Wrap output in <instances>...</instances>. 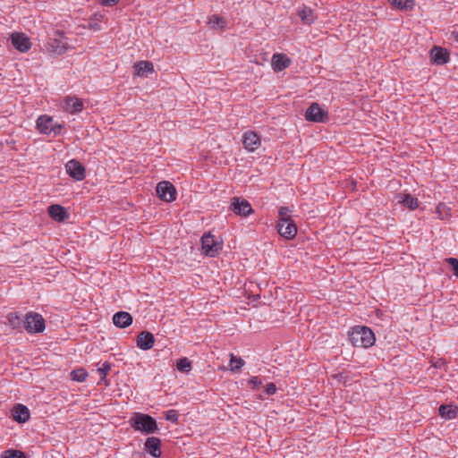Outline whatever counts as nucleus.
Wrapping results in <instances>:
<instances>
[{"label": "nucleus", "instance_id": "nucleus-1", "mask_svg": "<svg viewBox=\"0 0 458 458\" xmlns=\"http://www.w3.org/2000/svg\"><path fill=\"white\" fill-rule=\"evenodd\" d=\"M349 341L355 347L369 348L374 345L376 337L369 327L355 326L349 332Z\"/></svg>", "mask_w": 458, "mask_h": 458}, {"label": "nucleus", "instance_id": "nucleus-2", "mask_svg": "<svg viewBox=\"0 0 458 458\" xmlns=\"http://www.w3.org/2000/svg\"><path fill=\"white\" fill-rule=\"evenodd\" d=\"M130 424L137 431L144 434H153L157 429L156 420L148 414L136 412L130 420Z\"/></svg>", "mask_w": 458, "mask_h": 458}, {"label": "nucleus", "instance_id": "nucleus-3", "mask_svg": "<svg viewBox=\"0 0 458 458\" xmlns=\"http://www.w3.org/2000/svg\"><path fill=\"white\" fill-rule=\"evenodd\" d=\"M24 328L30 334L42 333L46 328L45 319L42 315L36 312H28L25 315Z\"/></svg>", "mask_w": 458, "mask_h": 458}, {"label": "nucleus", "instance_id": "nucleus-4", "mask_svg": "<svg viewBox=\"0 0 458 458\" xmlns=\"http://www.w3.org/2000/svg\"><path fill=\"white\" fill-rule=\"evenodd\" d=\"M201 245L207 256L216 257L222 250L223 242L216 240L211 233H207L201 237Z\"/></svg>", "mask_w": 458, "mask_h": 458}, {"label": "nucleus", "instance_id": "nucleus-5", "mask_svg": "<svg viewBox=\"0 0 458 458\" xmlns=\"http://www.w3.org/2000/svg\"><path fill=\"white\" fill-rule=\"evenodd\" d=\"M157 196L165 202H172L176 199V189L175 187L167 181H162L157 183Z\"/></svg>", "mask_w": 458, "mask_h": 458}, {"label": "nucleus", "instance_id": "nucleus-6", "mask_svg": "<svg viewBox=\"0 0 458 458\" xmlns=\"http://www.w3.org/2000/svg\"><path fill=\"white\" fill-rule=\"evenodd\" d=\"M305 118L310 122L325 123L327 112L322 109L318 103H312L305 112Z\"/></svg>", "mask_w": 458, "mask_h": 458}, {"label": "nucleus", "instance_id": "nucleus-7", "mask_svg": "<svg viewBox=\"0 0 458 458\" xmlns=\"http://www.w3.org/2000/svg\"><path fill=\"white\" fill-rule=\"evenodd\" d=\"M231 209L234 214L242 216H247L254 212L248 200L238 197L232 199Z\"/></svg>", "mask_w": 458, "mask_h": 458}, {"label": "nucleus", "instance_id": "nucleus-8", "mask_svg": "<svg viewBox=\"0 0 458 458\" xmlns=\"http://www.w3.org/2000/svg\"><path fill=\"white\" fill-rule=\"evenodd\" d=\"M277 232L285 239H293L297 233V226L292 219H283L277 222Z\"/></svg>", "mask_w": 458, "mask_h": 458}, {"label": "nucleus", "instance_id": "nucleus-9", "mask_svg": "<svg viewBox=\"0 0 458 458\" xmlns=\"http://www.w3.org/2000/svg\"><path fill=\"white\" fill-rule=\"evenodd\" d=\"M67 174L76 181L85 178V167L76 159H72L65 165Z\"/></svg>", "mask_w": 458, "mask_h": 458}, {"label": "nucleus", "instance_id": "nucleus-10", "mask_svg": "<svg viewBox=\"0 0 458 458\" xmlns=\"http://www.w3.org/2000/svg\"><path fill=\"white\" fill-rule=\"evenodd\" d=\"M13 46L20 52H27L31 48L30 38L23 33L14 32L11 35Z\"/></svg>", "mask_w": 458, "mask_h": 458}, {"label": "nucleus", "instance_id": "nucleus-11", "mask_svg": "<svg viewBox=\"0 0 458 458\" xmlns=\"http://www.w3.org/2000/svg\"><path fill=\"white\" fill-rule=\"evenodd\" d=\"M83 102L77 97L68 96L64 100V109L70 114H77L83 109Z\"/></svg>", "mask_w": 458, "mask_h": 458}, {"label": "nucleus", "instance_id": "nucleus-12", "mask_svg": "<svg viewBox=\"0 0 458 458\" xmlns=\"http://www.w3.org/2000/svg\"><path fill=\"white\" fill-rule=\"evenodd\" d=\"M242 144L249 151H254L260 146V138L255 131H246L242 136Z\"/></svg>", "mask_w": 458, "mask_h": 458}, {"label": "nucleus", "instance_id": "nucleus-13", "mask_svg": "<svg viewBox=\"0 0 458 458\" xmlns=\"http://www.w3.org/2000/svg\"><path fill=\"white\" fill-rule=\"evenodd\" d=\"M154 344V335L148 331H142L137 336V346L143 351L150 350Z\"/></svg>", "mask_w": 458, "mask_h": 458}, {"label": "nucleus", "instance_id": "nucleus-14", "mask_svg": "<svg viewBox=\"0 0 458 458\" xmlns=\"http://www.w3.org/2000/svg\"><path fill=\"white\" fill-rule=\"evenodd\" d=\"M30 413L29 408L23 404L18 403L12 409V417L19 423L28 421L30 420Z\"/></svg>", "mask_w": 458, "mask_h": 458}, {"label": "nucleus", "instance_id": "nucleus-15", "mask_svg": "<svg viewBox=\"0 0 458 458\" xmlns=\"http://www.w3.org/2000/svg\"><path fill=\"white\" fill-rule=\"evenodd\" d=\"M431 60L437 65L445 64L449 61V53L445 48L435 46L430 51Z\"/></svg>", "mask_w": 458, "mask_h": 458}, {"label": "nucleus", "instance_id": "nucleus-16", "mask_svg": "<svg viewBox=\"0 0 458 458\" xmlns=\"http://www.w3.org/2000/svg\"><path fill=\"white\" fill-rule=\"evenodd\" d=\"M67 49L68 44L62 38H49L47 43L48 52L56 55H64Z\"/></svg>", "mask_w": 458, "mask_h": 458}, {"label": "nucleus", "instance_id": "nucleus-17", "mask_svg": "<svg viewBox=\"0 0 458 458\" xmlns=\"http://www.w3.org/2000/svg\"><path fill=\"white\" fill-rule=\"evenodd\" d=\"M161 440L156 437H150L146 439L145 449L154 458L161 457Z\"/></svg>", "mask_w": 458, "mask_h": 458}, {"label": "nucleus", "instance_id": "nucleus-18", "mask_svg": "<svg viewBox=\"0 0 458 458\" xmlns=\"http://www.w3.org/2000/svg\"><path fill=\"white\" fill-rule=\"evenodd\" d=\"M271 64L275 72H282L291 64V59L284 54H274Z\"/></svg>", "mask_w": 458, "mask_h": 458}, {"label": "nucleus", "instance_id": "nucleus-19", "mask_svg": "<svg viewBox=\"0 0 458 458\" xmlns=\"http://www.w3.org/2000/svg\"><path fill=\"white\" fill-rule=\"evenodd\" d=\"M113 323L119 328H126L132 323V317L127 311H118L113 316Z\"/></svg>", "mask_w": 458, "mask_h": 458}, {"label": "nucleus", "instance_id": "nucleus-20", "mask_svg": "<svg viewBox=\"0 0 458 458\" xmlns=\"http://www.w3.org/2000/svg\"><path fill=\"white\" fill-rule=\"evenodd\" d=\"M47 212L49 216L57 222H64L69 216L66 209L58 204L49 206Z\"/></svg>", "mask_w": 458, "mask_h": 458}, {"label": "nucleus", "instance_id": "nucleus-21", "mask_svg": "<svg viewBox=\"0 0 458 458\" xmlns=\"http://www.w3.org/2000/svg\"><path fill=\"white\" fill-rule=\"evenodd\" d=\"M53 123V118L48 115H40L37 120L38 130L44 134H50V126Z\"/></svg>", "mask_w": 458, "mask_h": 458}, {"label": "nucleus", "instance_id": "nucleus-22", "mask_svg": "<svg viewBox=\"0 0 458 458\" xmlns=\"http://www.w3.org/2000/svg\"><path fill=\"white\" fill-rule=\"evenodd\" d=\"M298 15L304 24L310 25L314 23L315 20L317 19L316 14L314 13V11L310 7L304 6L301 10L298 11Z\"/></svg>", "mask_w": 458, "mask_h": 458}, {"label": "nucleus", "instance_id": "nucleus-23", "mask_svg": "<svg viewBox=\"0 0 458 458\" xmlns=\"http://www.w3.org/2000/svg\"><path fill=\"white\" fill-rule=\"evenodd\" d=\"M439 415L446 420H453L458 414V407L456 405L442 404L439 409Z\"/></svg>", "mask_w": 458, "mask_h": 458}, {"label": "nucleus", "instance_id": "nucleus-24", "mask_svg": "<svg viewBox=\"0 0 458 458\" xmlns=\"http://www.w3.org/2000/svg\"><path fill=\"white\" fill-rule=\"evenodd\" d=\"M135 73L138 76H143L145 73L152 72L154 71L153 64L148 61H140L134 64Z\"/></svg>", "mask_w": 458, "mask_h": 458}, {"label": "nucleus", "instance_id": "nucleus-25", "mask_svg": "<svg viewBox=\"0 0 458 458\" xmlns=\"http://www.w3.org/2000/svg\"><path fill=\"white\" fill-rule=\"evenodd\" d=\"M399 202L403 203L405 207L411 210H414L419 206L418 199L411 196V194H403L399 196Z\"/></svg>", "mask_w": 458, "mask_h": 458}, {"label": "nucleus", "instance_id": "nucleus-26", "mask_svg": "<svg viewBox=\"0 0 458 458\" xmlns=\"http://www.w3.org/2000/svg\"><path fill=\"white\" fill-rule=\"evenodd\" d=\"M391 5L400 10H411L414 6L413 0H389Z\"/></svg>", "mask_w": 458, "mask_h": 458}, {"label": "nucleus", "instance_id": "nucleus-27", "mask_svg": "<svg viewBox=\"0 0 458 458\" xmlns=\"http://www.w3.org/2000/svg\"><path fill=\"white\" fill-rule=\"evenodd\" d=\"M209 24L213 29H224L225 27V20L218 15H213L209 18Z\"/></svg>", "mask_w": 458, "mask_h": 458}, {"label": "nucleus", "instance_id": "nucleus-28", "mask_svg": "<svg viewBox=\"0 0 458 458\" xmlns=\"http://www.w3.org/2000/svg\"><path fill=\"white\" fill-rule=\"evenodd\" d=\"M88 373L84 369H76L71 372V377L77 382H83L86 380Z\"/></svg>", "mask_w": 458, "mask_h": 458}, {"label": "nucleus", "instance_id": "nucleus-29", "mask_svg": "<svg viewBox=\"0 0 458 458\" xmlns=\"http://www.w3.org/2000/svg\"><path fill=\"white\" fill-rule=\"evenodd\" d=\"M8 322L13 329L20 328L23 320L17 313H10L7 316Z\"/></svg>", "mask_w": 458, "mask_h": 458}, {"label": "nucleus", "instance_id": "nucleus-30", "mask_svg": "<svg viewBox=\"0 0 458 458\" xmlns=\"http://www.w3.org/2000/svg\"><path fill=\"white\" fill-rule=\"evenodd\" d=\"M244 363V360L241 357H236L233 354H231L230 365L232 371H239Z\"/></svg>", "mask_w": 458, "mask_h": 458}, {"label": "nucleus", "instance_id": "nucleus-31", "mask_svg": "<svg viewBox=\"0 0 458 458\" xmlns=\"http://www.w3.org/2000/svg\"><path fill=\"white\" fill-rule=\"evenodd\" d=\"M176 368L180 372H189L191 369V363L188 358H182L177 360Z\"/></svg>", "mask_w": 458, "mask_h": 458}, {"label": "nucleus", "instance_id": "nucleus-32", "mask_svg": "<svg viewBox=\"0 0 458 458\" xmlns=\"http://www.w3.org/2000/svg\"><path fill=\"white\" fill-rule=\"evenodd\" d=\"M103 18V15L100 14V13H94L89 21V27L91 29V30H100V25L98 24L99 21H101Z\"/></svg>", "mask_w": 458, "mask_h": 458}, {"label": "nucleus", "instance_id": "nucleus-33", "mask_svg": "<svg viewBox=\"0 0 458 458\" xmlns=\"http://www.w3.org/2000/svg\"><path fill=\"white\" fill-rule=\"evenodd\" d=\"M2 458H27L23 452L19 450H7L2 454Z\"/></svg>", "mask_w": 458, "mask_h": 458}, {"label": "nucleus", "instance_id": "nucleus-34", "mask_svg": "<svg viewBox=\"0 0 458 458\" xmlns=\"http://www.w3.org/2000/svg\"><path fill=\"white\" fill-rule=\"evenodd\" d=\"M111 369V364L107 361L104 362L100 368L98 369V372L101 379L106 378L108 371Z\"/></svg>", "mask_w": 458, "mask_h": 458}, {"label": "nucleus", "instance_id": "nucleus-35", "mask_svg": "<svg viewBox=\"0 0 458 458\" xmlns=\"http://www.w3.org/2000/svg\"><path fill=\"white\" fill-rule=\"evenodd\" d=\"M263 382L262 380L259 377H252L249 381H248V386L252 389V390H258L261 386H262Z\"/></svg>", "mask_w": 458, "mask_h": 458}, {"label": "nucleus", "instance_id": "nucleus-36", "mask_svg": "<svg viewBox=\"0 0 458 458\" xmlns=\"http://www.w3.org/2000/svg\"><path fill=\"white\" fill-rule=\"evenodd\" d=\"M291 210L287 207H281L278 211L279 220L278 222H282L283 219H291L290 216Z\"/></svg>", "mask_w": 458, "mask_h": 458}, {"label": "nucleus", "instance_id": "nucleus-37", "mask_svg": "<svg viewBox=\"0 0 458 458\" xmlns=\"http://www.w3.org/2000/svg\"><path fill=\"white\" fill-rule=\"evenodd\" d=\"M165 418L166 420H169L171 422H177L178 421V414L175 410H168L165 413Z\"/></svg>", "mask_w": 458, "mask_h": 458}, {"label": "nucleus", "instance_id": "nucleus-38", "mask_svg": "<svg viewBox=\"0 0 458 458\" xmlns=\"http://www.w3.org/2000/svg\"><path fill=\"white\" fill-rule=\"evenodd\" d=\"M446 262L451 266L454 275L458 277V259L448 258L446 259Z\"/></svg>", "mask_w": 458, "mask_h": 458}, {"label": "nucleus", "instance_id": "nucleus-39", "mask_svg": "<svg viewBox=\"0 0 458 458\" xmlns=\"http://www.w3.org/2000/svg\"><path fill=\"white\" fill-rule=\"evenodd\" d=\"M63 125L59 123H52L50 126V134L53 133L55 136L61 134Z\"/></svg>", "mask_w": 458, "mask_h": 458}, {"label": "nucleus", "instance_id": "nucleus-40", "mask_svg": "<svg viewBox=\"0 0 458 458\" xmlns=\"http://www.w3.org/2000/svg\"><path fill=\"white\" fill-rule=\"evenodd\" d=\"M276 386L274 383H269L265 387V392L267 395H272L276 393Z\"/></svg>", "mask_w": 458, "mask_h": 458}, {"label": "nucleus", "instance_id": "nucleus-41", "mask_svg": "<svg viewBox=\"0 0 458 458\" xmlns=\"http://www.w3.org/2000/svg\"><path fill=\"white\" fill-rule=\"evenodd\" d=\"M120 0H99L100 4L104 6H114Z\"/></svg>", "mask_w": 458, "mask_h": 458}, {"label": "nucleus", "instance_id": "nucleus-42", "mask_svg": "<svg viewBox=\"0 0 458 458\" xmlns=\"http://www.w3.org/2000/svg\"><path fill=\"white\" fill-rule=\"evenodd\" d=\"M453 35H454L455 40L458 41V31L454 32Z\"/></svg>", "mask_w": 458, "mask_h": 458}, {"label": "nucleus", "instance_id": "nucleus-43", "mask_svg": "<svg viewBox=\"0 0 458 458\" xmlns=\"http://www.w3.org/2000/svg\"><path fill=\"white\" fill-rule=\"evenodd\" d=\"M56 33H57L58 35L62 36V37H63V35H64V32H62V31H57Z\"/></svg>", "mask_w": 458, "mask_h": 458}]
</instances>
